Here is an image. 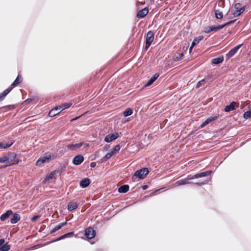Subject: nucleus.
I'll use <instances>...</instances> for the list:
<instances>
[{
	"mask_svg": "<svg viewBox=\"0 0 251 251\" xmlns=\"http://www.w3.org/2000/svg\"><path fill=\"white\" fill-rule=\"evenodd\" d=\"M5 159H7L5 160L6 163H10L8 165H4L1 166V168H5L8 166L12 165H17L19 163L20 160L17 159V154L14 152H9L4 154Z\"/></svg>",
	"mask_w": 251,
	"mask_h": 251,
	"instance_id": "nucleus-1",
	"label": "nucleus"
},
{
	"mask_svg": "<svg viewBox=\"0 0 251 251\" xmlns=\"http://www.w3.org/2000/svg\"><path fill=\"white\" fill-rule=\"evenodd\" d=\"M192 179H194L192 175H190L187 176L184 179H182L177 181L176 182L175 184L176 185H182L187 184L194 183L198 186H201V185L205 184V181H206V180H205L204 181H200L198 182H193L192 181H191V180Z\"/></svg>",
	"mask_w": 251,
	"mask_h": 251,
	"instance_id": "nucleus-2",
	"label": "nucleus"
},
{
	"mask_svg": "<svg viewBox=\"0 0 251 251\" xmlns=\"http://www.w3.org/2000/svg\"><path fill=\"white\" fill-rule=\"evenodd\" d=\"M51 159V156L49 152H46L43 156H41L36 161L35 165L37 166L42 167L44 163H49Z\"/></svg>",
	"mask_w": 251,
	"mask_h": 251,
	"instance_id": "nucleus-3",
	"label": "nucleus"
},
{
	"mask_svg": "<svg viewBox=\"0 0 251 251\" xmlns=\"http://www.w3.org/2000/svg\"><path fill=\"white\" fill-rule=\"evenodd\" d=\"M149 173V169L148 168L144 167L135 171L132 178L135 176L139 179H142L147 176Z\"/></svg>",
	"mask_w": 251,
	"mask_h": 251,
	"instance_id": "nucleus-4",
	"label": "nucleus"
},
{
	"mask_svg": "<svg viewBox=\"0 0 251 251\" xmlns=\"http://www.w3.org/2000/svg\"><path fill=\"white\" fill-rule=\"evenodd\" d=\"M154 39V32L152 31H149L146 34L145 46L144 47V49L146 51L149 49L152 42L153 41Z\"/></svg>",
	"mask_w": 251,
	"mask_h": 251,
	"instance_id": "nucleus-5",
	"label": "nucleus"
},
{
	"mask_svg": "<svg viewBox=\"0 0 251 251\" xmlns=\"http://www.w3.org/2000/svg\"><path fill=\"white\" fill-rule=\"evenodd\" d=\"M96 235V231L90 226L85 230L84 235L88 239H93Z\"/></svg>",
	"mask_w": 251,
	"mask_h": 251,
	"instance_id": "nucleus-6",
	"label": "nucleus"
},
{
	"mask_svg": "<svg viewBox=\"0 0 251 251\" xmlns=\"http://www.w3.org/2000/svg\"><path fill=\"white\" fill-rule=\"evenodd\" d=\"M243 44H239L231 49L226 55V58L228 59L234 56L237 51L242 47Z\"/></svg>",
	"mask_w": 251,
	"mask_h": 251,
	"instance_id": "nucleus-7",
	"label": "nucleus"
},
{
	"mask_svg": "<svg viewBox=\"0 0 251 251\" xmlns=\"http://www.w3.org/2000/svg\"><path fill=\"white\" fill-rule=\"evenodd\" d=\"M119 137V133L117 132H115L107 135L104 139V141L106 143H110L113 141L117 139Z\"/></svg>",
	"mask_w": 251,
	"mask_h": 251,
	"instance_id": "nucleus-8",
	"label": "nucleus"
},
{
	"mask_svg": "<svg viewBox=\"0 0 251 251\" xmlns=\"http://www.w3.org/2000/svg\"><path fill=\"white\" fill-rule=\"evenodd\" d=\"M84 158L82 155L78 154L75 155L72 160V163L76 166L80 165L84 161Z\"/></svg>",
	"mask_w": 251,
	"mask_h": 251,
	"instance_id": "nucleus-9",
	"label": "nucleus"
},
{
	"mask_svg": "<svg viewBox=\"0 0 251 251\" xmlns=\"http://www.w3.org/2000/svg\"><path fill=\"white\" fill-rule=\"evenodd\" d=\"M212 172V170H209L205 172L197 173L194 175H192V176L193 179L203 177L209 176Z\"/></svg>",
	"mask_w": 251,
	"mask_h": 251,
	"instance_id": "nucleus-10",
	"label": "nucleus"
},
{
	"mask_svg": "<svg viewBox=\"0 0 251 251\" xmlns=\"http://www.w3.org/2000/svg\"><path fill=\"white\" fill-rule=\"evenodd\" d=\"M219 118V115H216L214 116H211L207 118L204 122L201 125L200 127L201 128H203L206 125L209 124L211 122L214 121L218 119Z\"/></svg>",
	"mask_w": 251,
	"mask_h": 251,
	"instance_id": "nucleus-11",
	"label": "nucleus"
},
{
	"mask_svg": "<svg viewBox=\"0 0 251 251\" xmlns=\"http://www.w3.org/2000/svg\"><path fill=\"white\" fill-rule=\"evenodd\" d=\"M83 144H84L83 142H80L78 143H75V144H74V143L69 144L67 145V149H68L69 150H70L71 151H75L78 149H79L80 147H81L83 145Z\"/></svg>",
	"mask_w": 251,
	"mask_h": 251,
	"instance_id": "nucleus-12",
	"label": "nucleus"
},
{
	"mask_svg": "<svg viewBox=\"0 0 251 251\" xmlns=\"http://www.w3.org/2000/svg\"><path fill=\"white\" fill-rule=\"evenodd\" d=\"M236 102L235 101H231L228 105L226 106L224 108V111L226 112H228L230 111H233L236 109L238 106H236Z\"/></svg>",
	"mask_w": 251,
	"mask_h": 251,
	"instance_id": "nucleus-13",
	"label": "nucleus"
},
{
	"mask_svg": "<svg viewBox=\"0 0 251 251\" xmlns=\"http://www.w3.org/2000/svg\"><path fill=\"white\" fill-rule=\"evenodd\" d=\"M148 12L149 9L148 7H145L143 9L138 11L136 17L140 19L143 18L148 14Z\"/></svg>",
	"mask_w": 251,
	"mask_h": 251,
	"instance_id": "nucleus-14",
	"label": "nucleus"
},
{
	"mask_svg": "<svg viewBox=\"0 0 251 251\" xmlns=\"http://www.w3.org/2000/svg\"><path fill=\"white\" fill-rule=\"evenodd\" d=\"M12 215H13V211L11 209L8 210L0 216V220L2 222L4 221Z\"/></svg>",
	"mask_w": 251,
	"mask_h": 251,
	"instance_id": "nucleus-15",
	"label": "nucleus"
},
{
	"mask_svg": "<svg viewBox=\"0 0 251 251\" xmlns=\"http://www.w3.org/2000/svg\"><path fill=\"white\" fill-rule=\"evenodd\" d=\"M22 81V77L20 75H18L15 80L12 82L11 85L8 88H11L10 91L14 87L20 84Z\"/></svg>",
	"mask_w": 251,
	"mask_h": 251,
	"instance_id": "nucleus-16",
	"label": "nucleus"
},
{
	"mask_svg": "<svg viewBox=\"0 0 251 251\" xmlns=\"http://www.w3.org/2000/svg\"><path fill=\"white\" fill-rule=\"evenodd\" d=\"M159 76V74L158 73H155V74H154L148 81V82L145 84L144 86L147 87L150 86L157 79Z\"/></svg>",
	"mask_w": 251,
	"mask_h": 251,
	"instance_id": "nucleus-17",
	"label": "nucleus"
},
{
	"mask_svg": "<svg viewBox=\"0 0 251 251\" xmlns=\"http://www.w3.org/2000/svg\"><path fill=\"white\" fill-rule=\"evenodd\" d=\"M91 183V180L89 178L86 177L83 178L79 183L80 186L82 188H85L88 187Z\"/></svg>",
	"mask_w": 251,
	"mask_h": 251,
	"instance_id": "nucleus-18",
	"label": "nucleus"
},
{
	"mask_svg": "<svg viewBox=\"0 0 251 251\" xmlns=\"http://www.w3.org/2000/svg\"><path fill=\"white\" fill-rule=\"evenodd\" d=\"M78 203L73 201H70L68 204L67 209L69 211H72L78 207Z\"/></svg>",
	"mask_w": 251,
	"mask_h": 251,
	"instance_id": "nucleus-19",
	"label": "nucleus"
},
{
	"mask_svg": "<svg viewBox=\"0 0 251 251\" xmlns=\"http://www.w3.org/2000/svg\"><path fill=\"white\" fill-rule=\"evenodd\" d=\"M66 168V165L63 164L59 166L57 169L53 171L56 176H60L61 174L65 171Z\"/></svg>",
	"mask_w": 251,
	"mask_h": 251,
	"instance_id": "nucleus-20",
	"label": "nucleus"
},
{
	"mask_svg": "<svg viewBox=\"0 0 251 251\" xmlns=\"http://www.w3.org/2000/svg\"><path fill=\"white\" fill-rule=\"evenodd\" d=\"M12 217L10 219V223L12 224H15L20 221L21 216L20 214L17 213H13Z\"/></svg>",
	"mask_w": 251,
	"mask_h": 251,
	"instance_id": "nucleus-21",
	"label": "nucleus"
},
{
	"mask_svg": "<svg viewBox=\"0 0 251 251\" xmlns=\"http://www.w3.org/2000/svg\"><path fill=\"white\" fill-rule=\"evenodd\" d=\"M59 110L58 106H55L49 111L48 114L49 116L50 117H53L58 115L60 113V112H58Z\"/></svg>",
	"mask_w": 251,
	"mask_h": 251,
	"instance_id": "nucleus-22",
	"label": "nucleus"
},
{
	"mask_svg": "<svg viewBox=\"0 0 251 251\" xmlns=\"http://www.w3.org/2000/svg\"><path fill=\"white\" fill-rule=\"evenodd\" d=\"M224 60L223 55L220 56L218 57L214 58L211 60V64L213 65H218L223 62Z\"/></svg>",
	"mask_w": 251,
	"mask_h": 251,
	"instance_id": "nucleus-23",
	"label": "nucleus"
},
{
	"mask_svg": "<svg viewBox=\"0 0 251 251\" xmlns=\"http://www.w3.org/2000/svg\"><path fill=\"white\" fill-rule=\"evenodd\" d=\"M217 31V30L215 25L205 27H204L203 30V32H204L205 33H209L212 31Z\"/></svg>",
	"mask_w": 251,
	"mask_h": 251,
	"instance_id": "nucleus-24",
	"label": "nucleus"
},
{
	"mask_svg": "<svg viewBox=\"0 0 251 251\" xmlns=\"http://www.w3.org/2000/svg\"><path fill=\"white\" fill-rule=\"evenodd\" d=\"M129 186L127 184H124L118 188V191L120 193H126L128 191Z\"/></svg>",
	"mask_w": 251,
	"mask_h": 251,
	"instance_id": "nucleus-25",
	"label": "nucleus"
},
{
	"mask_svg": "<svg viewBox=\"0 0 251 251\" xmlns=\"http://www.w3.org/2000/svg\"><path fill=\"white\" fill-rule=\"evenodd\" d=\"M13 144V142H6L5 141L0 142V149H7Z\"/></svg>",
	"mask_w": 251,
	"mask_h": 251,
	"instance_id": "nucleus-26",
	"label": "nucleus"
},
{
	"mask_svg": "<svg viewBox=\"0 0 251 251\" xmlns=\"http://www.w3.org/2000/svg\"><path fill=\"white\" fill-rule=\"evenodd\" d=\"M246 6L245 5L243 7L240 8L239 9H237L233 13V17H237L241 15L245 11Z\"/></svg>",
	"mask_w": 251,
	"mask_h": 251,
	"instance_id": "nucleus-27",
	"label": "nucleus"
},
{
	"mask_svg": "<svg viewBox=\"0 0 251 251\" xmlns=\"http://www.w3.org/2000/svg\"><path fill=\"white\" fill-rule=\"evenodd\" d=\"M215 17L216 19L220 20L223 18V13L222 11L219 9H214Z\"/></svg>",
	"mask_w": 251,
	"mask_h": 251,
	"instance_id": "nucleus-28",
	"label": "nucleus"
},
{
	"mask_svg": "<svg viewBox=\"0 0 251 251\" xmlns=\"http://www.w3.org/2000/svg\"><path fill=\"white\" fill-rule=\"evenodd\" d=\"M11 88H7L2 93L0 94V102L3 100L5 97L11 92Z\"/></svg>",
	"mask_w": 251,
	"mask_h": 251,
	"instance_id": "nucleus-29",
	"label": "nucleus"
},
{
	"mask_svg": "<svg viewBox=\"0 0 251 251\" xmlns=\"http://www.w3.org/2000/svg\"><path fill=\"white\" fill-rule=\"evenodd\" d=\"M72 103L71 102H65L60 105H58V107L59 109L61 110L60 111H61L64 109L69 108L72 105Z\"/></svg>",
	"mask_w": 251,
	"mask_h": 251,
	"instance_id": "nucleus-30",
	"label": "nucleus"
},
{
	"mask_svg": "<svg viewBox=\"0 0 251 251\" xmlns=\"http://www.w3.org/2000/svg\"><path fill=\"white\" fill-rule=\"evenodd\" d=\"M203 39V36L202 35L199 36L197 37H195L193 42H192V44L193 46H196L197 44H198L200 41L202 40Z\"/></svg>",
	"mask_w": 251,
	"mask_h": 251,
	"instance_id": "nucleus-31",
	"label": "nucleus"
},
{
	"mask_svg": "<svg viewBox=\"0 0 251 251\" xmlns=\"http://www.w3.org/2000/svg\"><path fill=\"white\" fill-rule=\"evenodd\" d=\"M10 247L11 246L9 242H7L0 247V251H8L10 249Z\"/></svg>",
	"mask_w": 251,
	"mask_h": 251,
	"instance_id": "nucleus-32",
	"label": "nucleus"
},
{
	"mask_svg": "<svg viewBox=\"0 0 251 251\" xmlns=\"http://www.w3.org/2000/svg\"><path fill=\"white\" fill-rule=\"evenodd\" d=\"M74 234V231L69 232L68 233H66L61 236L59 237V239H60V240L64 239L67 238L71 237L73 236V235Z\"/></svg>",
	"mask_w": 251,
	"mask_h": 251,
	"instance_id": "nucleus-33",
	"label": "nucleus"
},
{
	"mask_svg": "<svg viewBox=\"0 0 251 251\" xmlns=\"http://www.w3.org/2000/svg\"><path fill=\"white\" fill-rule=\"evenodd\" d=\"M133 112V110L131 108H127L124 111L123 115L124 117H126L131 115Z\"/></svg>",
	"mask_w": 251,
	"mask_h": 251,
	"instance_id": "nucleus-34",
	"label": "nucleus"
},
{
	"mask_svg": "<svg viewBox=\"0 0 251 251\" xmlns=\"http://www.w3.org/2000/svg\"><path fill=\"white\" fill-rule=\"evenodd\" d=\"M55 175L54 172L52 171L50 174H49L46 177L44 178L43 180V182L45 183L47 181L49 180L50 179H52L54 178V176Z\"/></svg>",
	"mask_w": 251,
	"mask_h": 251,
	"instance_id": "nucleus-35",
	"label": "nucleus"
},
{
	"mask_svg": "<svg viewBox=\"0 0 251 251\" xmlns=\"http://www.w3.org/2000/svg\"><path fill=\"white\" fill-rule=\"evenodd\" d=\"M243 117L245 119H248L251 118V108L244 112Z\"/></svg>",
	"mask_w": 251,
	"mask_h": 251,
	"instance_id": "nucleus-36",
	"label": "nucleus"
},
{
	"mask_svg": "<svg viewBox=\"0 0 251 251\" xmlns=\"http://www.w3.org/2000/svg\"><path fill=\"white\" fill-rule=\"evenodd\" d=\"M120 149H121V147H120V145L118 144L116 146H115V147L112 149V150L110 152H112L113 153V155L115 153L119 151H120Z\"/></svg>",
	"mask_w": 251,
	"mask_h": 251,
	"instance_id": "nucleus-37",
	"label": "nucleus"
},
{
	"mask_svg": "<svg viewBox=\"0 0 251 251\" xmlns=\"http://www.w3.org/2000/svg\"><path fill=\"white\" fill-rule=\"evenodd\" d=\"M61 228L59 224L57 225L56 226H55L53 228H52L50 231V234H53L54 233V232H55L56 231L60 229Z\"/></svg>",
	"mask_w": 251,
	"mask_h": 251,
	"instance_id": "nucleus-38",
	"label": "nucleus"
},
{
	"mask_svg": "<svg viewBox=\"0 0 251 251\" xmlns=\"http://www.w3.org/2000/svg\"><path fill=\"white\" fill-rule=\"evenodd\" d=\"M184 55V53L183 52H181L178 54V55L176 56L174 60L175 61H177L181 59Z\"/></svg>",
	"mask_w": 251,
	"mask_h": 251,
	"instance_id": "nucleus-39",
	"label": "nucleus"
},
{
	"mask_svg": "<svg viewBox=\"0 0 251 251\" xmlns=\"http://www.w3.org/2000/svg\"><path fill=\"white\" fill-rule=\"evenodd\" d=\"M112 155L113 153L112 152H109L107 153L103 157L106 161H107V160L109 159L112 156Z\"/></svg>",
	"mask_w": 251,
	"mask_h": 251,
	"instance_id": "nucleus-40",
	"label": "nucleus"
},
{
	"mask_svg": "<svg viewBox=\"0 0 251 251\" xmlns=\"http://www.w3.org/2000/svg\"><path fill=\"white\" fill-rule=\"evenodd\" d=\"M205 82V79H202L201 80L197 82L196 85L197 88H199L200 86L202 85V84H204Z\"/></svg>",
	"mask_w": 251,
	"mask_h": 251,
	"instance_id": "nucleus-41",
	"label": "nucleus"
},
{
	"mask_svg": "<svg viewBox=\"0 0 251 251\" xmlns=\"http://www.w3.org/2000/svg\"><path fill=\"white\" fill-rule=\"evenodd\" d=\"M9 108V109H14L15 107V106L13 104H10V105H6V106H4L3 107H1L0 108V109H3V108Z\"/></svg>",
	"mask_w": 251,
	"mask_h": 251,
	"instance_id": "nucleus-42",
	"label": "nucleus"
},
{
	"mask_svg": "<svg viewBox=\"0 0 251 251\" xmlns=\"http://www.w3.org/2000/svg\"><path fill=\"white\" fill-rule=\"evenodd\" d=\"M41 217V215H34V216H33L31 218V220L32 222H34L36 221V220H37L38 219H39L40 217Z\"/></svg>",
	"mask_w": 251,
	"mask_h": 251,
	"instance_id": "nucleus-43",
	"label": "nucleus"
},
{
	"mask_svg": "<svg viewBox=\"0 0 251 251\" xmlns=\"http://www.w3.org/2000/svg\"><path fill=\"white\" fill-rule=\"evenodd\" d=\"M237 21L236 19H235V20H230V21H229L228 22H226V23H225V25L226 26H227V25H229L231 24H233V23H234L236 21Z\"/></svg>",
	"mask_w": 251,
	"mask_h": 251,
	"instance_id": "nucleus-44",
	"label": "nucleus"
},
{
	"mask_svg": "<svg viewBox=\"0 0 251 251\" xmlns=\"http://www.w3.org/2000/svg\"><path fill=\"white\" fill-rule=\"evenodd\" d=\"M216 26L217 30L218 31V30L223 29L224 27H225L226 26L225 25V24L224 23V24H222V25H216Z\"/></svg>",
	"mask_w": 251,
	"mask_h": 251,
	"instance_id": "nucleus-45",
	"label": "nucleus"
},
{
	"mask_svg": "<svg viewBox=\"0 0 251 251\" xmlns=\"http://www.w3.org/2000/svg\"><path fill=\"white\" fill-rule=\"evenodd\" d=\"M6 160L7 159H6V158L5 159L4 155H3L2 157H0V163H6L5 160ZM1 166L0 167V168H1Z\"/></svg>",
	"mask_w": 251,
	"mask_h": 251,
	"instance_id": "nucleus-46",
	"label": "nucleus"
},
{
	"mask_svg": "<svg viewBox=\"0 0 251 251\" xmlns=\"http://www.w3.org/2000/svg\"><path fill=\"white\" fill-rule=\"evenodd\" d=\"M241 6V3H236L234 4V8L237 10L240 9Z\"/></svg>",
	"mask_w": 251,
	"mask_h": 251,
	"instance_id": "nucleus-47",
	"label": "nucleus"
},
{
	"mask_svg": "<svg viewBox=\"0 0 251 251\" xmlns=\"http://www.w3.org/2000/svg\"><path fill=\"white\" fill-rule=\"evenodd\" d=\"M96 164H97V162H91L90 164V166L91 167V168H94L96 167Z\"/></svg>",
	"mask_w": 251,
	"mask_h": 251,
	"instance_id": "nucleus-48",
	"label": "nucleus"
},
{
	"mask_svg": "<svg viewBox=\"0 0 251 251\" xmlns=\"http://www.w3.org/2000/svg\"><path fill=\"white\" fill-rule=\"evenodd\" d=\"M67 224V221H66L65 222H64L63 223H59V225H60L61 227L62 228L63 226L66 225Z\"/></svg>",
	"mask_w": 251,
	"mask_h": 251,
	"instance_id": "nucleus-49",
	"label": "nucleus"
},
{
	"mask_svg": "<svg viewBox=\"0 0 251 251\" xmlns=\"http://www.w3.org/2000/svg\"><path fill=\"white\" fill-rule=\"evenodd\" d=\"M148 187L149 186L148 185H143L141 186V188L143 190H146L148 188Z\"/></svg>",
	"mask_w": 251,
	"mask_h": 251,
	"instance_id": "nucleus-50",
	"label": "nucleus"
},
{
	"mask_svg": "<svg viewBox=\"0 0 251 251\" xmlns=\"http://www.w3.org/2000/svg\"><path fill=\"white\" fill-rule=\"evenodd\" d=\"M105 161H106V160L104 159L103 157H102L99 161H98V162L99 163H102Z\"/></svg>",
	"mask_w": 251,
	"mask_h": 251,
	"instance_id": "nucleus-51",
	"label": "nucleus"
},
{
	"mask_svg": "<svg viewBox=\"0 0 251 251\" xmlns=\"http://www.w3.org/2000/svg\"><path fill=\"white\" fill-rule=\"evenodd\" d=\"M161 189H157L155 192H152L150 194V196H153L155 194V193L156 192H159L160 191Z\"/></svg>",
	"mask_w": 251,
	"mask_h": 251,
	"instance_id": "nucleus-52",
	"label": "nucleus"
},
{
	"mask_svg": "<svg viewBox=\"0 0 251 251\" xmlns=\"http://www.w3.org/2000/svg\"><path fill=\"white\" fill-rule=\"evenodd\" d=\"M194 47H195V46H192V44H191V46L190 47L189 49V53H190L192 52V50H193V48H194Z\"/></svg>",
	"mask_w": 251,
	"mask_h": 251,
	"instance_id": "nucleus-53",
	"label": "nucleus"
},
{
	"mask_svg": "<svg viewBox=\"0 0 251 251\" xmlns=\"http://www.w3.org/2000/svg\"><path fill=\"white\" fill-rule=\"evenodd\" d=\"M211 78V76L210 75H208L207 76H206L204 79H205V80H208Z\"/></svg>",
	"mask_w": 251,
	"mask_h": 251,
	"instance_id": "nucleus-54",
	"label": "nucleus"
},
{
	"mask_svg": "<svg viewBox=\"0 0 251 251\" xmlns=\"http://www.w3.org/2000/svg\"><path fill=\"white\" fill-rule=\"evenodd\" d=\"M60 241V239H59V237L52 240L50 243H53V242H57V241Z\"/></svg>",
	"mask_w": 251,
	"mask_h": 251,
	"instance_id": "nucleus-55",
	"label": "nucleus"
},
{
	"mask_svg": "<svg viewBox=\"0 0 251 251\" xmlns=\"http://www.w3.org/2000/svg\"><path fill=\"white\" fill-rule=\"evenodd\" d=\"M79 117H80V116L75 117L73 119H72L71 120V121L73 122V121H75V120H78L79 118Z\"/></svg>",
	"mask_w": 251,
	"mask_h": 251,
	"instance_id": "nucleus-56",
	"label": "nucleus"
},
{
	"mask_svg": "<svg viewBox=\"0 0 251 251\" xmlns=\"http://www.w3.org/2000/svg\"><path fill=\"white\" fill-rule=\"evenodd\" d=\"M109 148V145H106L104 147V150H107Z\"/></svg>",
	"mask_w": 251,
	"mask_h": 251,
	"instance_id": "nucleus-57",
	"label": "nucleus"
},
{
	"mask_svg": "<svg viewBox=\"0 0 251 251\" xmlns=\"http://www.w3.org/2000/svg\"><path fill=\"white\" fill-rule=\"evenodd\" d=\"M33 100V99H31V98H30V99H26V100L25 101V102H27V101H32V100Z\"/></svg>",
	"mask_w": 251,
	"mask_h": 251,
	"instance_id": "nucleus-58",
	"label": "nucleus"
},
{
	"mask_svg": "<svg viewBox=\"0 0 251 251\" xmlns=\"http://www.w3.org/2000/svg\"><path fill=\"white\" fill-rule=\"evenodd\" d=\"M83 145H84V148H87V147H88L89 146V144H88V143H84Z\"/></svg>",
	"mask_w": 251,
	"mask_h": 251,
	"instance_id": "nucleus-59",
	"label": "nucleus"
},
{
	"mask_svg": "<svg viewBox=\"0 0 251 251\" xmlns=\"http://www.w3.org/2000/svg\"><path fill=\"white\" fill-rule=\"evenodd\" d=\"M234 17H233V13L230 14L229 17H228V18L229 19H232Z\"/></svg>",
	"mask_w": 251,
	"mask_h": 251,
	"instance_id": "nucleus-60",
	"label": "nucleus"
},
{
	"mask_svg": "<svg viewBox=\"0 0 251 251\" xmlns=\"http://www.w3.org/2000/svg\"><path fill=\"white\" fill-rule=\"evenodd\" d=\"M97 153H98L97 152H95V156H97Z\"/></svg>",
	"mask_w": 251,
	"mask_h": 251,
	"instance_id": "nucleus-61",
	"label": "nucleus"
}]
</instances>
